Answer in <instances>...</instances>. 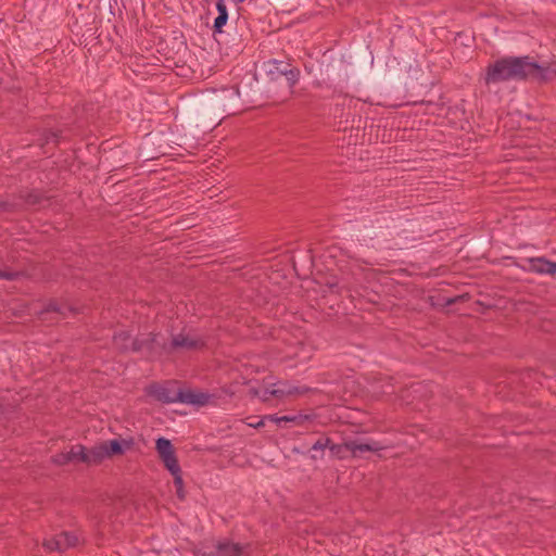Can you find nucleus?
Masks as SVG:
<instances>
[{
    "instance_id": "obj_1",
    "label": "nucleus",
    "mask_w": 556,
    "mask_h": 556,
    "mask_svg": "<svg viewBox=\"0 0 556 556\" xmlns=\"http://www.w3.org/2000/svg\"><path fill=\"white\" fill-rule=\"evenodd\" d=\"M240 102L237 85L205 88L181 104L180 121L192 131H211L241 111Z\"/></svg>"
},
{
    "instance_id": "obj_2",
    "label": "nucleus",
    "mask_w": 556,
    "mask_h": 556,
    "mask_svg": "<svg viewBox=\"0 0 556 556\" xmlns=\"http://www.w3.org/2000/svg\"><path fill=\"white\" fill-rule=\"evenodd\" d=\"M539 63L526 56H504L485 68L483 76L486 86L496 85L508 80H526L533 75V70H539Z\"/></svg>"
},
{
    "instance_id": "obj_3",
    "label": "nucleus",
    "mask_w": 556,
    "mask_h": 556,
    "mask_svg": "<svg viewBox=\"0 0 556 556\" xmlns=\"http://www.w3.org/2000/svg\"><path fill=\"white\" fill-rule=\"evenodd\" d=\"M147 394L152 396L159 402L162 403H186V404H199L204 405L207 403L208 395L205 393H197L191 390H174L172 388L152 383L146 389Z\"/></svg>"
},
{
    "instance_id": "obj_4",
    "label": "nucleus",
    "mask_w": 556,
    "mask_h": 556,
    "mask_svg": "<svg viewBox=\"0 0 556 556\" xmlns=\"http://www.w3.org/2000/svg\"><path fill=\"white\" fill-rule=\"evenodd\" d=\"M262 70L269 80L285 78L289 89L294 87L300 77V71L283 61L270 60L263 64Z\"/></svg>"
},
{
    "instance_id": "obj_5",
    "label": "nucleus",
    "mask_w": 556,
    "mask_h": 556,
    "mask_svg": "<svg viewBox=\"0 0 556 556\" xmlns=\"http://www.w3.org/2000/svg\"><path fill=\"white\" fill-rule=\"evenodd\" d=\"M205 346V342L200 337H191L188 333L179 332L174 334L170 343L163 342L161 348L164 353L170 354L178 351H198Z\"/></svg>"
},
{
    "instance_id": "obj_6",
    "label": "nucleus",
    "mask_w": 556,
    "mask_h": 556,
    "mask_svg": "<svg viewBox=\"0 0 556 556\" xmlns=\"http://www.w3.org/2000/svg\"><path fill=\"white\" fill-rule=\"evenodd\" d=\"M78 544V538L71 532H61L43 541V547L50 552H64Z\"/></svg>"
},
{
    "instance_id": "obj_7",
    "label": "nucleus",
    "mask_w": 556,
    "mask_h": 556,
    "mask_svg": "<svg viewBox=\"0 0 556 556\" xmlns=\"http://www.w3.org/2000/svg\"><path fill=\"white\" fill-rule=\"evenodd\" d=\"M155 450L167 470L177 469V466H179L178 459L175 454V448L168 439L159 438L155 443Z\"/></svg>"
},
{
    "instance_id": "obj_8",
    "label": "nucleus",
    "mask_w": 556,
    "mask_h": 556,
    "mask_svg": "<svg viewBox=\"0 0 556 556\" xmlns=\"http://www.w3.org/2000/svg\"><path fill=\"white\" fill-rule=\"evenodd\" d=\"M159 334L154 332H150L147 334L146 338L142 339H135L131 342V351L134 352H140L146 350L150 355H160L164 353V349L161 348L163 345V342H160L157 340Z\"/></svg>"
},
{
    "instance_id": "obj_9",
    "label": "nucleus",
    "mask_w": 556,
    "mask_h": 556,
    "mask_svg": "<svg viewBox=\"0 0 556 556\" xmlns=\"http://www.w3.org/2000/svg\"><path fill=\"white\" fill-rule=\"evenodd\" d=\"M85 446L81 444L73 445L70 451H63L52 456V462L58 466H63L70 463H84Z\"/></svg>"
},
{
    "instance_id": "obj_10",
    "label": "nucleus",
    "mask_w": 556,
    "mask_h": 556,
    "mask_svg": "<svg viewBox=\"0 0 556 556\" xmlns=\"http://www.w3.org/2000/svg\"><path fill=\"white\" fill-rule=\"evenodd\" d=\"M103 446L108 453V458L115 456V455H122L126 450H129L135 444V441L132 438L129 439H122V440H109L102 442Z\"/></svg>"
},
{
    "instance_id": "obj_11",
    "label": "nucleus",
    "mask_w": 556,
    "mask_h": 556,
    "mask_svg": "<svg viewBox=\"0 0 556 556\" xmlns=\"http://www.w3.org/2000/svg\"><path fill=\"white\" fill-rule=\"evenodd\" d=\"M218 556H249L245 553V546L230 541H218L216 543Z\"/></svg>"
},
{
    "instance_id": "obj_12",
    "label": "nucleus",
    "mask_w": 556,
    "mask_h": 556,
    "mask_svg": "<svg viewBox=\"0 0 556 556\" xmlns=\"http://www.w3.org/2000/svg\"><path fill=\"white\" fill-rule=\"evenodd\" d=\"M382 448L383 446L377 441H372L370 443H359L352 440L345 441V450L351 452L353 456H358L364 452H378Z\"/></svg>"
},
{
    "instance_id": "obj_13",
    "label": "nucleus",
    "mask_w": 556,
    "mask_h": 556,
    "mask_svg": "<svg viewBox=\"0 0 556 556\" xmlns=\"http://www.w3.org/2000/svg\"><path fill=\"white\" fill-rule=\"evenodd\" d=\"M530 268L532 271L539 274H556V263L551 262L544 257H535L530 260Z\"/></svg>"
},
{
    "instance_id": "obj_14",
    "label": "nucleus",
    "mask_w": 556,
    "mask_h": 556,
    "mask_svg": "<svg viewBox=\"0 0 556 556\" xmlns=\"http://www.w3.org/2000/svg\"><path fill=\"white\" fill-rule=\"evenodd\" d=\"M355 63L359 73L367 72L374 64V55L369 48H361L355 56Z\"/></svg>"
},
{
    "instance_id": "obj_15",
    "label": "nucleus",
    "mask_w": 556,
    "mask_h": 556,
    "mask_svg": "<svg viewBox=\"0 0 556 556\" xmlns=\"http://www.w3.org/2000/svg\"><path fill=\"white\" fill-rule=\"evenodd\" d=\"M85 458H87V460H84V463L87 465H98L104 458H108V453L103 446V443L92 447L90 451L85 448Z\"/></svg>"
},
{
    "instance_id": "obj_16",
    "label": "nucleus",
    "mask_w": 556,
    "mask_h": 556,
    "mask_svg": "<svg viewBox=\"0 0 556 556\" xmlns=\"http://www.w3.org/2000/svg\"><path fill=\"white\" fill-rule=\"evenodd\" d=\"M131 336L128 331L121 330L113 336V344L119 352H127L129 350V341Z\"/></svg>"
},
{
    "instance_id": "obj_17",
    "label": "nucleus",
    "mask_w": 556,
    "mask_h": 556,
    "mask_svg": "<svg viewBox=\"0 0 556 556\" xmlns=\"http://www.w3.org/2000/svg\"><path fill=\"white\" fill-rule=\"evenodd\" d=\"M331 440L327 437L319 438L311 447V451L313 452L311 455V458L314 460L323 459L324 457V451L328 446H330Z\"/></svg>"
},
{
    "instance_id": "obj_18",
    "label": "nucleus",
    "mask_w": 556,
    "mask_h": 556,
    "mask_svg": "<svg viewBox=\"0 0 556 556\" xmlns=\"http://www.w3.org/2000/svg\"><path fill=\"white\" fill-rule=\"evenodd\" d=\"M539 67V70H533V75L531 77H536L541 83H547L556 78V68H552L551 66H542L540 64Z\"/></svg>"
},
{
    "instance_id": "obj_19",
    "label": "nucleus",
    "mask_w": 556,
    "mask_h": 556,
    "mask_svg": "<svg viewBox=\"0 0 556 556\" xmlns=\"http://www.w3.org/2000/svg\"><path fill=\"white\" fill-rule=\"evenodd\" d=\"M168 471L174 477V485L176 488V495L180 501L186 498V492L184 490V480L181 476L180 466H177V469H168Z\"/></svg>"
},
{
    "instance_id": "obj_20",
    "label": "nucleus",
    "mask_w": 556,
    "mask_h": 556,
    "mask_svg": "<svg viewBox=\"0 0 556 556\" xmlns=\"http://www.w3.org/2000/svg\"><path fill=\"white\" fill-rule=\"evenodd\" d=\"M378 235V229H369L358 233V242L363 248L375 249L372 241Z\"/></svg>"
},
{
    "instance_id": "obj_21",
    "label": "nucleus",
    "mask_w": 556,
    "mask_h": 556,
    "mask_svg": "<svg viewBox=\"0 0 556 556\" xmlns=\"http://www.w3.org/2000/svg\"><path fill=\"white\" fill-rule=\"evenodd\" d=\"M266 418H268L270 421L276 422V424L293 422V424L300 425V424H302L303 420L307 419V416H303V415L288 416V415H286V416L278 417L276 415H267Z\"/></svg>"
},
{
    "instance_id": "obj_22",
    "label": "nucleus",
    "mask_w": 556,
    "mask_h": 556,
    "mask_svg": "<svg viewBox=\"0 0 556 556\" xmlns=\"http://www.w3.org/2000/svg\"><path fill=\"white\" fill-rule=\"evenodd\" d=\"M23 199L28 205H40L43 201H48L41 192L35 190L27 192Z\"/></svg>"
},
{
    "instance_id": "obj_23",
    "label": "nucleus",
    "mask_w": 556,
    "mask_h": 556,
    "mask_svg": "<svg viewBox=\"0 0 556 556\" xmlns=\"http://www.w3.org/2000/svg\"><path fill=\"white\" fill-rule=\"evenodd\" d=\"M227 20H228V15H217V17L215 18V22H214V26H213L214 31L222 33V28H223V26L226 25Z\"/></svg>"
},
{
    "instance_id": "obj_24",
    "label": "nucleus",
    "mask_w": 556,
    "mask_h": 556,
    "mask_svg": "<svg viewBox=\"0 0 556 556\" xmlns=\"http://www.w3.org/2000/svg\"><path fill=\"white\" fill-rule=\"evenodd\" d=\"M18 276H20V273H17V271L0 269V279L12 281V280H15Z\"/></svg>"
},
{
    "instance_id": "obj_25",
    "label": "nucleus",
    "mask_w": 556,
    "mask_h": 556,
    "mask_svg": "<svg viewBox=\"0 0 556 556\" xmlns=\"http://www.w3.org/2000/svg\"><path fill=\"white\" fill-rule=\"evenodd\" d=\"M312 391H313V389H311L308 387H294L292 389H289L287 391V394H300V395H303V394L309 393Z\"/></svg>"
},
{
    "instance_id": "obj_26",
    "label": "nucleus",
    "mask_w": 556,
    "mask_h": 556,
    "mask_svg": "<svg viewBox=\"0 0 556 556\" xmlns=\"http://www.w3.org/2000/svg\"><path fill=\"white\" fill-rule=\"evenodd\" d=\"M328 448L331 451L333 455H340L342 450H345V442L342 444H334L331 442Z\"/></svg>"
},
{
    "instance_id": "obj_27",
    "label": "nucleus",
    "mask_w": 556,
    "mask_h": 556,
    "mask_svg": "<svg viewBox=\"0 0 556 556\" xmlns=\"http://www.w3.org/2000/svg\"><path fill=\"white\" fill-rule=\"evenodd\" d=\"M251 419H252V417H248V420H249V421H248V425H249L250 427H253V428H260V427H263V426L265 425V420H269L268 418H266V416H264V417H263L261 420H258V421H257V420L252 421Z\"/></svg>"
},
{
    "instance_id": "obj_28",
    "label": "nucleus",
    "mask_w": 556,
    "mask_h": 556,
    "mask_svg": "<svg viewBox=\"0 0 556 556\" xmlns=\"http://www.w3.org/2000/svg\"><path fill=\"white\" fill-rule=\"evenodd\" d=\"M216 9H217L218 15H228L227 8L223 1H218L216 3Z\"/></svg>"
},
{
    "instance_id": "obj_29",
    "label": "nucleus",
    "mask_w": 556,
    "mask_h": 556,
    "mask_svg": "<svg viewBox=\"0 0 556 556\" xmlns=\"http://www.w3.org/2000/svg\"><path fill=\"white\" fill-rule=\"evenodd\" d=\"M58 140H59V132L50 131L49 136L47 137V142L53 141L56 143Z\"/></svg>"
},
{
    "instance_id": "obj_30",
    "label": "nucleus",
    "mask_w": 556,
    "mask_h": 556,
    "mask_svg": "<svg viewBox=\"0 0 556 556\" xmlns=\"http://www.w3.org/2000/svg\"><path fill=\"white\" fill-rule=\"evenodd\" d=\"M285 392L278 389H274L270 391H266V394L273 395V396H281Z\"/></svg>"
},
{
    "instance_id": "obj_31",
    "label": "nucleus",
    "mask_w": 556,
    "mask_h": 556,
    "mask_svg": "<svg viewBox=\"0 0 556 556\" xmlns=\"http://www.w3.org/2000/svg\"><path fill=\"white\" fill-rule=\"evenodd\" d=\"M48 312H59V307L55 304H49Z\"/></svg>"
},
{
    "instance_id": "obj_32",
    "label": "nucleus",
    "mask_w": 556,
    "mask_h": 556,
    "mask_svg": "<svg viewBox=\"0 0 556 556\" xmlns=\"http://www.w3.org/2000/svg\"><path fill=\"white\" fill-rule=\"evenodd\" d=\"M456 301H457V299H456V298H451V299H447V300H446V303H445V304H446V305H452V304H454Z\"/></svg>"
}]
</instances>
